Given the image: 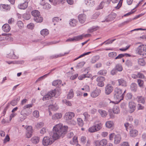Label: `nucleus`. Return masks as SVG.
<instances>
[{
    "label": "nucleus",
    "instance_id": "obj_53",
    "mask_svg": "<svg viewBox=\"0 0 146 146\" xmlns=\"http://www.w3.org/2000/svg\"><path fill=\"white\" fill-rule=\"evenodd\" d=\"M117 54L116 52H113L109 53L108 54V56L109 57L111 58H114L117 56Z\"/></svg>",
    "mask_w": 146,
    "mask_h": 146
},
{
    "label": "nucleus",
    "instance_id": "obj_7",
    "mask_svg": "<svg viewBox=\"0 0 146 146\" xmlns=\"http://www.w3.org/2000/svg\"><path fill=\"white\" fill-rule=\"evenodd\" d=\"M56 140L53 138L52 135L50 136V137L45 136L42 140V144L44 146H48V145L51 144Z\"/></svg>",
    "mask_w": 146,
    "mask_h": 146
},
{
    "label": "nucleus",
    "instance_id": "obj_33",
    "mask_svg": "<svg viewBox=\"0 0 146 146\" xmlns=\"http://www.w3.org/2000/svg\"><path fill=\"white\" fill-rule=\"evenodd\" d=\"M105 125L107 127L111 128L113 127V123L112 121H108L106 123Z\"/></svg>",
    "mask_w": 146,
    "mask_h": 146
},
{
    "label": "nucleus",
    "instance_id": "obj_45",
    "mask_svg": "<svg viewBox=\"0 0 146 146\" xmlns=\"http://www.w3.org/2000/svg\"><path fill=\"white\" fill-rule=\"evenodd\" d=\"M57 91L54 89L52 91H50L48 93L49 94L51 97L55 96Z\"/></svg>",
    "mask_w": 146,
    "mask_h": 146
},
{
    "label": "nucleus",
    "instance_id": "obj_24",
    "mask_svg": "<svg viewBox=\"0 0 146 146\" xmlns=\"http://www.w3.org/2000/svg\"><path fill=\"white\" fill-rule=\"evenodd\" d=\"M49 1L52 3V4L54 5L59 4L60 3H62L64 0H49Z\"/></svg>",
    "mask_w": 146,
    "mask_h": 146
},
{
    "label": "nucleus",
    "instance_id": "obj_40",
    "mask_svg": "<svg viewBox=\"0 0 146 146\" xmlns=\"http://www.w3.org/2000/svg\"><path fill=\"white\" fill-rule=\"evenodd\" d=\"M99 29V27L98 26H94L89 29L88 30L89 33H92L94 31L98 30Z\"/></svg>",
    "mask_w": 146,
    "mask_h": 146
},
{
    "label": "nucleus",
    "instance_id": "obj_51",
    "mask_svg": "<svg viewBox=\"0 0 146 146\" xmlns=\"http://www.w3.org/2000/svg\"><path fill=\"white\" fill-rule=\"evenodd\" d=\"M139 64L141 66H143L145 65V62L143 59H139L138 60Z\"/></svg>",
    "mask_w": 146,
    "mask_h": 146
},
{
    "label": "nucleus",
    "instance_id": "obj_36",
    "mask_svg": "<svg viewBox=\"0 0 146 146\" xmlns=\"http://www.w3.org/2000/svg\"><path fill=\"white\" fill-rule=\"evenodd\" d=\"M113 113L115 114H117L120 113V110L118 106H115L113 108Z\"/></svg>",
    "mask_w": 146,
    "mask_h": 146
},
{
    "label": "nucleus",
    "instance_id": "obj_9",
    "mask_svg": "<svg viewBox=\"0 0 146 146\" xmlns=\"http://www.w3.org/2000/svg\"><path fill=\"white\" fill-rule=\"evenodd\" d=\"M105 80L104 77L103 76H98L97 78L96 81L97 86L100 87H102L104 86V82Z\"/></svg>",
    "mask_w": 146,
    "mask_h": 146
},
{
    "label": "nucleus",
    "instance_id": "obj_19",
    "mask_svg": "<svg viewBox=\"0 0 146 146\" xmlns=\"http://www.w3.org/2000/svg\"><path fill=\"white\" fill-rule=\"evenodd\" d=\"M137 84L135 83H132L130 85V89L131 90L134 92L137 91Z\"/></svg>",
    "mask_w": 146,
    "mask_h": 146
},
{
    "label": "nucleus",
    "instance_id": "obj_16",
    "mask_svg": "<svg viewBox=\"0 0 146 146\" xmlns=\"http://www.w3.org/2000/svg\"><path fill=\"white\" fill-rule=\"evenodd\" d=\"M78 18L79 22L81 23H83L86 19V16L84 14H81L78 16Z\"/></svg>",
    "mask_w": 146,
    "mask_h": 146
},
{
    "label": "nucleus",
    "instance_id": "obj_47",
    "mask_svg": "<svg viewBox=\"0 0 146 146\" xmlns=\"http://www.w3.org/2000/svg\"><path fill=\"white\" fill-rule=\"evenodd\" d=\"M44 123L42 122H40L38 123L35 125L36 127L38 129H39L44 126Z\"/></svg>",
    "mask_w": 146,
    "mask_h": 146
},
{
    "label": "nucleus",
    "instance_id": "obj_2",
    "mask_svg": "<svg viewBox=\"0 0 146 146\" xmlns=\"http://www.w3.org/2000/svg\"><path fill=\"white\" fill-rule=\"evenodd\" d=\"M125 90L122 93V90L118 88H115L114 93V98L115 100L120 102L122 100L124 97V94Z\"/></svg>",
    "mask_w": 146,
    "mask_h": 146
},
{
    "label": "nucleus",
    "instance_id": "obj_3",
    "mask_svg": "<svg viewBox=\"0 0 146 146\" xmlns=\"http://www.w3.org/2000/svg\"><path fill=\"white\" fill-rule=\"evenodd\" d=\"M31 14L33 17V19L37 23H41L43 21V18L41 17L40 12L37 10H35L32 11Z\"/></svg>",
    "mask_w": 146,
    "mask_h": 146
},
{
    "label": "nucleus",
    "instance_id": "obj_62",
    "mask_svg": "<svg viewBox=\"0 0 146 146\" xmlns=\"http://www.w3.org/2000/svg\"><path fill=\"white\" fill-rule=\"evenodd\" d=\"M124 125L127 131H128V129H129L130 128H131V125L128 123H125Z\"/></svg>",
    "mask_w": 146,
    "mask_h": 146
},
{
    "label": "nucleus",
    "instance_id": "obj_10",
    "mask_svg": "<svg viewBox=\"0 0 146 146\" xmlns=\"http://www.w3.org/2000/svg\"><path fill=\"white\" fill-rule=\"evenodd\" d=\"M83 36L82 35H80L74 36L72 38H69L66 41V42L77 41L82 39H83Z\"/></svg>",
    "mask_w": 146,
    "mask_h": 146
},
{
    "label": "nucleus",
    "instance_id": "obj_43",
    "mask_svg": "<svg viewBox=\"0 0 146 146\" xmlns=\"http://www.w3.org/2000/svg\"><path fill=\"white\" fill-rule=\"evenodd\" d=\"M40 5H43V8L45 9H48L51 7V5L47 3H46L44 5V3H40Z\"/></svg>",
    "mask_w": 146,
    "mask_h": 146
},
{
    "label": "nucleus",
    "instance_id": "obj_58",
    "mask_svg": "<svg viewBox=\"0 0 146 146\" xmlns=\"http://www.w3.org/2000/svg\"><path fill=\"white\" fill-rule=\"evenodd\" d=\"M50 74V72H49L48 73L40 77L39 78H38L37 79L39 81H40V80H43L45 78L47 77Z\"/></svg>",
    "mask_w": 146,
    "mask_h": 146
},
{
    "label": "nucleus",
    "instance_id": "obj_60",
    "mask_svg": "<svg viewBox=\"0 0 146 146\" xmlns=\"http://www.w3.org/2000/svg\"><path fill=\"white\" fill-rule=\"evenodd\" d=\"M47 131V130L46 127H43L40 130V134L43 135Z\"/></svg>",
    "mask_w": 146,
    "mask_h": 146
},
{
    "label": "nucleus",
    "instance_id": "obj_41",
    "mask_svg": "<svg viewBox=\"0 0 146 146\" xmlns=\"http://www.w3.org/2000/svg\"><path fill=\"white\" fill-rule=\"evenodd\" d=\"M48 33V31L46 29H43L40 31L41 34L44 36L47 35Z\"/></svg>",
    "mask_w": 146,
    "mask_h": 146
},
{
    "label": "nucleus",
    "instance_id": "obj_27",
    "mask_svg": "<svg viewBox=\"0 0 146 146\" xmlns=\"http://www.w3.org/2000/svg\"><path fill=\"white\" fill-rule=\"evenodd\" d=\"M125 56H128L129 57L130 56V54H127V53H125V54H119L116 57L115 59H121L123 57Z\"/></svg>",
    "mask_w": 146,
    "mask_h": 146
},
{
    "label": "nucleus",
    "instance_id": "obj_5",
    "mask_svg": "<svg viewBox=\"0 0 146 146\" xmlns=\"http://www.w3.org/2000/svg\"><path fill=\"white\" fill-rule=\"evenodd\" d=\"M140 44V45L136 48V52L139 55L143 54L144 53L146 54V45L143 44L140 42L136 43L135 44Z\"/></svg>",
    "mask_w": 146,
    "mask_h": 146
},
{
    "label": "nucleus",
    "instance_id": "obj_52",
    "mask_svg": "<svg viewBox=\"0 0 146 146\" xmlns=\"http://www.w3.org/2000/svg\"><path fill=\"white\" fill-rule=\"evenodd\" d=\"M100 145L104 146L106 145L107 143V141L106 139H103L100 141Z\"/></svg>",
    "mask_w": 146,
    "mask_h": 146
},
{
    "label": "nucleus",
    "instance_id": "obj_1",
    "mask_svg": "<svg viewBox=\"0 0 146 146\" xmlns=\"http://www.w3.org/2000/svg\"><path fill=\"white\" fill-rule=\"evenodd\" d=\"M68 128V127L67 126L63 127L61 123L56 125L53 128L52 137L55 140L59 139L61 136L63 137Z\"/></svg>",
    "mask_w": 146,
    "mask_h": 146
},
{
    "label": "nucleus",
    "instance_id": "obj_61",
    "mask_svg": "<svg viewBox=\"0 0 146 146\" xmlns=\"http://www.w3.org/2000/svg\"><path fill=\"white\" fill-rule=\"evenodd\" d=\"M138 78L141 79H145L146 80V78H145V77L144 76V75L142 73L138 72Z\"/></svg>",
    "mask_w": 146,
    "mask_h": 146
},
{
    "label": "nucleus",
    "instance_id": "obj_18",
    "mask_svg": "<svg viewBox=\"0 0 146 146\" xmlns=\"http://www.w3.org/2000/svg\"><path fill=\"white\" fill-rule=\"evenodd\" d=\"M114 143L117 144L119 143L121 141V138L120 135L119 134L116 135L114 138Z\"/></svg>",
    "mask_w": 146,
    "mask_h": 146
},
{
    "label": "nucleus",
    "instance_id": "obj_17",
    "mask_svg": "<svg viewBox=\"0 0 146 146\" xmlns=\"http://www.w3.org/2000/svg\"><path fill=\"white\" fill-rule=\"evenodd\" d=\"M2 30L5 32H8L11 29L10 26L8 24H4L2 27Z\"/></svg>",
    "mask_w": 146,
    "mask_h": 146
},
{
    "label": "nucleus",
    "instance_id": "obj_32",
    "mask_svg": "<svg viewBox=\"0 0 146 146\" xmlns=\"http://www.w3.org/2000/svg\"><path fill=\"white\" fill-rule=\"evenodd\" d=\"M100 59L99 56H96L93 57L91 59V62L92 64L95 63L96 62L98 61Z\"/></svg>",
    "mask_w": 146,
    "mask_h": 146
},
{
    "label": "nucleus",
    "instance_id": "obj_44",
    "mask_svg": "<svg viewBox=\"0 0 146 146\" xmlns=\"http://www.w3.org/2000/svg\"><path fill=\"white\" fill-rule=\"evenodd\" d=\"M77 121L78 125L81 127H82L84 124V122L82 119L80 118L77 119Z\"/></svg>",
    "mask_w": 146,
    "mask_h": 146
},
{
    "label": "nucleus",
    "instance_id": "obj_49",
    "mask_svg": "<svg viewBox=\"0 0 146 146\" xmlns=\"http://www.w3.org/2000/svg\"><path fill=\"white\" fill-rule=\"evenodd\" d=\"M62 102L63 103L65 104L66 105L68 106H72V103L71 102L67 100L66 99L63 100Z\"/></svg>",
    "mask_w": 146,
    "mask_h": 146
},
{
    "label": "nucleus",
    "instance_id": "obj_26",
    "mask_svg": "<svg viewBox=\"0 0 146 146\" xmlns=\"http://www.w3.org/2000/svg\"><path fill=\"white\" fill-rule=\"evenodd\" d=\"M1 9L3 11L9 10L10 6L8 5H0Z\"/></svg>",
    "mask_w": 146,
    "mask_h": 146
},
{
    "label": "nucleus",
    "instance_id": "obj_42",
    "mask_svg": "<svg viewBox=\"0 0 146 146\" xmlns=\"http://www.w3.org/2000/svg\"><path fill=\"white\" fill-rule=\"evenodd\" d=\"M138 102L139 103L144 104L145 103V99L144 98L141 96H139L137 97Z\"/></svg>",
    "mask_w": 146,
    "mask_h": 146
},
{
    "label": "nucleus",
    "instance_id": "obj_25",
    "mask_svg": "<svg viewBox=\"0 0 146 146\" xmlns=\"http://www.w3.org/2000/svg\"><path fill=\"white\" fill-rule=\"evenodd\" d=\"M98 112L103 117H106L108 114L107 112L106 111L102 110H98Z\"/></svg>",
    "mask_w": 146,
    "mask_h": 146
},
{
    "label": "nucleus",
    "instance_id": "obj_56",
    "mask_svg": "<svg viewBox=\"0 0 146 146\" xmlns=\"http://www.w3.org/2000/svg\"><path fill=\"white\" fill-rule=\"evenodd\" d=\"M51 98V97L50 96L49 94L48 93L46 94L42 98V100L44 101L46 100H49Z\"/></svg>",
    "mask_w": 146,
    "mask_h": 146
},
{
    "label": "nucleus",
    "instance_id": "obj_6",
    "mask_svg": "<svg viewBox=\"0 0 146 146\" xmlns=\"http://www.w3.org/2000/svg\"><path fill=\"white\" fill-rule=\"evenodd\" d=\"M66 116V121L69 124L75 125L76 124L75 121L74 120H70L73 118L75 116L74 113L72 112H66L65 114Z\"/></svg>",
    "mask_w": 146,
    "mask_h": 146
},
{
    "label": "nucleus",
    "instance_id": "obj_29",
    "mask_svg": "<svg viewBox=\"0 0 146 146\" xmlns=\"http://www.w3.org/2000/svg\"><path fill=\"white\" fill-rule=\"evenodd\" d=\"M138 134L137 131L135 129H132L130 131V136L132 137H135Z\"/></svg>",
    "mask_w": 146,
    "mask_h": 146
},
{
    "label": "nucleus",
    "instance_id": "obj_12",
    "mask_svg": "<svg viewBox=\"0 0 146 146\" xmlns=\"http://www.w3.org/2000/svg\"><path fill=\"white\" fill-rule=\"evenodd\" d=\"M113 87L110 84H108L105 88V93L107 95L110 94L113 91Z\"/></svg>",
    "mask_w": 146,
    "mask_h": 146
},
{
    "label": "nucleus",
    "instance_id": "obj_11",
    "mask_svg": "<svg viewBox=\"0 0 146 146\" xmlns=\"http://www.w3.org/2000/svg\"><path fill=\"white\" fill-rule=\"evenodd\" d=\"M136 104L133 102H130L129 103L128 111L130 113L133 112L136 109Z\"/></svg>",
    "mask_w": 146,
    "mask_h": 146
},
{
    "label": "nucleus",
    "instance_id": "obj_21",
    "mask_svg": "<svg viewBox=\"0 0 146 146\" xmlns=\"http://www.w3.org/2000/svg\"><path fill=\"white\" fill-rule=\"evenodd\" d=\"M28 3L27 2H25L23 4H21L18 6V8L21 9H26L28 6Z\"/></svg>",
    "mask_w": 146,
    "mask_h": 146
},
{
    "label": "nucleus",
    "instance_id": "obj_37",
    "mask_svg": "<svg viewBox=\"0 0 146 146\" xmlns=\"http://www.w3.org/2000/svg\"><path fill=\"white\" fill-rule=\"evenodd\" d=\"M69 53V52H66L64 53V54H60L59 55L57 54H55L50 56V58L51 59L56 58L59 57H60L62 56H64V55L66 54H68Z\"/></svg>",
    "mask_w": 146,
    "mask_h": 146
},
{
    "label": "nucleus",
    "instance_id": "obj_4",
    "mask_svg": "<svg viewBox=\"0 0 146 146\" xmlns=\"http://www.w3.org/2000/svg\"><path fill=\"white\" fill-rule=\"evenodd\" d=\"M33 104H27L24 106L23 109L21 111V114L24 117H26L29 115L31 112V110L29 109H27V108H31L33 106Z\"/></svg>",
    "mask_w": 146,
    "mask_h": 146
},
{
    "label": "nucleus",
    "instance_id": "obj_63",
    "mask_svg": "<svg viewBox=\"0 0 146 146\" xmlns=\"http://www.w3.org/2000/svg\"><path fill=\"white\" fill-rule=\"evenodd\" d=\"M132 95L131 93H128L126 95L125 97L127 100L131 99L132 97Z\"/></svg>",
    "mask_w": 146,
    "mask_h": 146
},
{
    "label": "nucleus",
    "instance_id": "obj_22",
    "mask_svg": "<svg viewBox=\"0 0 146 146\" xmlns=\"http://www.w3.org/2000/svg\"><path fill=\"white\" fill-rule=\"evenodd\" d=\"M62 115L61 113H56L54 114L52 116V119L53 120L60 119L62 117Z\"/></svg>",
    "mask_w": 146,
    "mask_h": 146
},
{
    "label": "nucleus",
    "instance_id": "obj_13",
    "mask_svg": "<svg viewBox=\"0 0 146 146\" xmlns=\"http://www.w3.org/2000/svg\"><path fill=\"white\" fill-rule=\"evenodd\" d=\"M101 92L100 89L96 88L91 93V96L93 98H96L98 96Z\"/></svg>",
    "mask_w": 146,
    "mask_h": 146
},
{
    "label": "nucleus",
    "instance_id": "obj_48",
    "mask_svg": "<svg viewBox=\"0 0 146 146\" xmlns=\"http://www.w3.org/2000/svg\"><path fill=\"white\" fill-rule=\"evenodd\" d=\"M85 62H81L78 63L76 67L77 69H78L82 67L84 65Z\"/></svg>",
    "mask_w": 146,
    "mask_h": 146
},
{
    "label": "nucleus",
    "instance_id": "obj_28",
    "mask_svg": "<svg viewBox=\"0 0 146 146\" xmlns=\"http://www.w3.org/2000/svg\"><path fill=\"white\" fill-rule=\"evenodd\" d=\"M62 83V81L59 80H54L52 82V85L54 86H60Z\"/></svg>",
    "mask_w": 146,
    "mask_h": 146
},
{
    "label": "nucleus",
    "instance_id": "obj_14",
    "mask_svg": "<svg viewBox=\"0 0 146 146\" xmlns=\"http://www.w3.org/2000/svg\"><path fill=\"white\" fill-rule=\"evenodd\" d=\"M26 136L28 138L31 137L33 133V129L32 127L31 126H28L26 129Z\"/></svg>",
    "mask_w": 146,
    "mask_h": 146
},
{
    "label": "nucleus",
    "instance_id": "obj_50",
    "mask_svg": "<svg viewBox=\"0 0 146 146\" xmlns=\"http://www.w3.org/2000/svg\"><path fill=\"white\" fill-rule=\"evenodd\" d=\"M115 68V70L118 71H121L123 70L122 66L120 64H117Z\"/></svg>",
    "mask_w": 146,
    "mask_h": 146
},
{
    "label": "nucleus",
    "instance_id": "obj_57",
    "mask_svg": "<svg viewBox=\"0 0 146 146\" xmlns=\"http://www.w3.org/2000/svg\"><path fill=\"white\" fill-rule=\"evenodd\" d=\"M89 76L87 74H82L78 77L79 79L82 80L85 78L89 77Z\"/></svg>",
    "mask_w": 146,
    "mask_h": 146
},
{
    "label": "nucleus",
    "instance_id": "obj_31",
    "mask_svg": "<svg viewBox=\"0 0 146 146\" xmlns=\"http://www.w3.org/2000/svg\"><path fill=\"white\" fill-rule=\"evenodd\" d=\"M77 21L74 19H71L70 20L69 24L71 27H75L77 24Z\"/></svg>",
    "mask_w": 146,
    "mask_h": 146
},
{
    "label": "nucleus",
    "instance_id": "obj_8",
    "mask_svg": "<svg viewBox=\"0 0 146 146\" xmlns=\"http://www.w3.org/2000/svg\"><path fill=\"white\" fill-rule=\"evenodd\" d=\"M6 56L7 58L13 59H17L19 57L18 55L15 54V50L13 49L11 50L8 52L6 54Z\"/></svg>",
    "mask_w": 146,
    "mask_h": 146
},
{
    "label": "nucleus",
    "instance_id": "obj_39",
    "mask_svg": "<svg viewBox=\"0 0 146 146\" xmlns=\"http://www.w3.org/2000/svg\"><path fill=\"white\" fill-rule=\"evenodd\" d=\"M86 4L90 7H92L95 4V1L94 0H87V3Z\"/></svg>",
    "mask_w": 146,
    "mask_h": 146
},
{
    "label": "nucleus",
    "instance_id": "obj_55",
    "mask_svg": "<svg viewBox=\"0 0 146 146\" xmlns=\"http://www.w3.org/2000/svg\"><path fill=\"white\" fill-rule=\"evenodd\" d=\"M88 131L91 133H93L97 131L94 125L89 128Z\"/></svg>",
    "mask_w": 146,
    "mask_h": 146
},
{
    "label": "nucleus",
    "instance_id": "obj_54",
    "mask_svg": "<svg viewBox=\"0 0 146 146\" xmlns=\"http://www.w3.org/2000/svg\"><path fill=\"white\" fill-rule=\"evenodd\" d=\"M23 18L26 20H28L31 18V15L29 14L25 13L23 15Z\"/></svg>",
    "mask_w": 146,
    "mask_h": 146
},
{
    "label": "nucleus",
    "instance_id": "obj_46",
    "mask_svg": "<svg viewBox=\"0 0 146 146\" xmlns=\"http://www.w3.org/2000/svg\"><path fill=\"white\" fill-rule=\"evenodd\" d=\"M73 96L74 93L73 90H70L67 96V98L68 99H70L72 98Z\"/></svg>",
    "mask_w": 146,
    "mask_h": 146
},
{
    "label": "nucleus",
    "instance_id": "obj_35",
    "mask_svg": "<svg viewBox=\"0 0 146 146\" xmlns=\"http://www.w3.org/2000/svg\"><path fill=\"white\" fill-rule=\"evenodd\" d=\"M107 73V71L106 70H101L99 71L97 74L98 75H102L105 76Z\"/></svg>",
    "mask_w": 146,
    "mask_h": 146
},
{
    "label": "nucleus",
    "instance_id": "obj_59",
    "mask_svg": "<svg viewBox=\"0 0 146 146\" xmlns=\"http://www.w3.org/2000/svg\"><path fill=\"white\" fill-rule=\"evenodd\" d=\"M33 115L34 117L38 118L39 116V112L38 111H35L33 113Z\"/></svg>",
    "mask_w": 146,
    "mask_h": 146
},
{
    "label": "nucleus",
    "instance_id": "obj_15",
    "mask_svg": "<svg viewBox=\"0 0 146 146\" xmlns=\"http://www.w3.org/2000/svg\"><path fill=\"white\" fill-rule=\"evenodd\" d=\"M116 14L113 13L111 15H109L104 21H102V22H109L111 21L114 20L116 17Z\"/></svg>",
    "mask_w": 146,
    "mask_h": 146
},
{
    "label": "nucleus",
    "instance_id": "obj_30",
    "mask_svg": "<svg viewBox=\"0 0 146 146\" xmlns=\"http://www.w3.org/2000/svg\"><path fill=\"white\" fill-rule=\"evenodd\" d=\"M94 126L96 131H98L99 130L102 128V124L100 123H94Z\"/></svg>",
    "mask_w": 146,
    "mask_h": 146
},
{
    "label": "nucleus",
    "instance_id": "obj_64",
    "mask_svg": "<svg viewBox=\"0 0 146 146\" xmlns=\"http://www.w3.org/2000/svg\"><path fill=\"white\" fill-rule=\"evenodd\" d=\"M74 133L72 131L68 132L67 134V137L68 138H70L73 136Z\"/></svg>",
    "mask_w": 146,
    "mask_h": 146
},
{
    "label": "nucleus",
    "instance_id": "obj_34",
    "mask_svg": "<svg viewBox=\"0 0 146 146\" xmlns=\"http://www.w3.org/2000/svg\"><path fill=\"white\" fill-rule=\"evenodd\" d=\"M40 140V138L38 137H34L31 139L32 142L34 143H37Z\"/></svg>",
    "mask_w": 146,
    "mask_h": 146
},
{
    "label": "nucleus",
    "instance_id": "obj_20",
    "mask_svg": "<svg viewBox=\"0 0 146 146\" xmlns=\"http://www.w3.org/2000/svg\"><path fill=\"white\" fill-rule=\"evenodd\" d=\"M118 81L119 86H127V82L126 81L123 79H118Z\"/></svg>",
    "mask_w": 146,
    "mask_h": 146
},
{
    "label": "nucleus",
    "instance_id": "obj_23",
    "mask_svg": "<svg viewBox=\"0 0 146 146\" xmlns=\"http://www.w3.org/2000/svg\"><path fill=\"white\" fill-rule=\"evenodd\" d=\"M58 107L57 105L55 104L54 105H50L49 106V110L55 111L58 110Z\"/></svg>",
    "mask_w": 146,
    "mask_h": 146
},
{
    "label": "nucleus",
    "instance_id": "obj_38",
    "mask_svg": "<svg viewBox=\"0 0 146 146\" xmlns=\"http://www.w3.org/2000/svg\"><path fill=\"white\" fill-rule=\"evenodd\" d=\"M137 82L139 87L141 88H143L144 87V82L143 80L138 79L137 80Z\"/></svg>",
    "mask_w": 146,
    "mask_h": 146
}]
</instances>
